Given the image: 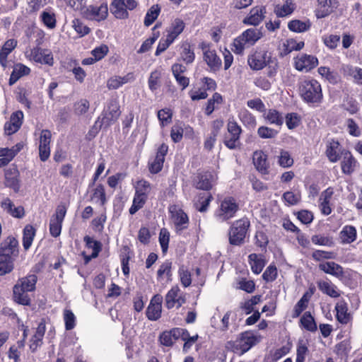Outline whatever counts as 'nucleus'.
Here are the masks:
<instances>
[{"instance_id": "obj_46", "label": "nucleus", "mask_w": 362, "mask_h": 362, "mask_svg": "<svg viewBox=\"0 0 362 362\" xmlns=\"http://www.w3.org/2000/svg\"><path fill=\"white\" fill-rule=\"evenodd\" d=\"M250 46L245 37L241 34L234 40L231 49L234 53L241 54L244 49Z\"/></svg>"}, {"instance_id": "obj_49", "label": "nucleus", "mask_w": 362, "mask_h": 362, "mask_svg": "<svg viewBox=\"0 0 362 362\" xmlns=\"http://www.w3.org/2000/svg\"><path fill=\"white\" fill-rule=\"evenodd\" d=\"M151 190V184L145 180H139L135 185V194L148 197Z\"/></svg>"}, {"instance_id": "obj_11", "label": "nucleus", "mask_w": 362, "mask_h": 362, "mask_svg": "<svg viewBox=\"0 0 362 362\" xmlns=\"http://www.w3.org/2000/svg\"><path fill=\"white\" fill-rule=\"evenodd\" d=\"M227 129L229 136H226L225 137L224 144L230 149H235L238 146L242 129L238 123L233 119L228 121Z\"/></svg>"}, {"instance_id": "obj_26", "label": "nucleus", "mask_w": 362, "mask_h": 362, "mask_svg": "<svg viewBox=\"0 0 362 362\" xmlns=\"http://www.w3.org/2000/svg\"><path fill=\"white\" fill-rule=\"evenodd\" d=\"M46 331V326L44 320H42L30 339V349L33 352L35 351L38 347L42 344V339Z\"/></svg>"}, {"instance_id": "obj_50", "label": "nucleus", "mask_w": 362, "mask_h": 362, "mask_svg": "<svg viewBox=\"0 0 362 362\" xmlns=\"http://www.w3.org/2000/svg\"><path fill=\"white\" fill-rule=\"evenodd\" d=\"M13 259L0 256V275L11 272L13 269Z\"/></svg>"}, {"instance_id": "obj_4", "label": "nucleus", "mask_w": 362, "mask_h": 362, "mask_svg": "<svg viewBox=\"0 0 362 362\" xmlns=\"http://www.w3.org/2000/svg\"><path fill=\"white\" fill-rule=\"evenodd\" d=\"M250 223L247 218L234 221L230 228L229 243L233 245H240L244 243Z\"/></svg>"}, {"instance_id": "obj_41", "label": "nucleus", "mask_w": 362, "mask_h": 362, "mask_svg": "<svg viewBox=\"0 0 362 362\" xmlns=\"http://www.w3.org/2000/svg\"><path fill=\"white\" fill-rule=\"evenodd\" d=\"M295 8V4L292 0H287L283 5L275 7L274 11L277 16L284 17L291 14Z\"/></svg>"}, {"instance_id": "obj_16", "label": "nucleus", "mask_w": 362, "mask_h": 362, "mask_svg": "<svg viewBox=\"0 0 362 362\" xmlns=\"http://www.w3.org/2000/svg\"><path fill=\"white\" fill-rule=\"evenodd\" d=\"M252 161L256 170L263 175L269 173L270 165L268 156L262 150L255 151L252 155Z\"/></svg>"}, {"instance_id": "obj_57", "label": "nucleus", "mask_w": 362, "mask_h": 362, "mask_svg": "<svg viewBox=\"0 0 362 362\" xmlns=\"http://www.w3.org/2000/svg\"><path fill=\"white\" fill-rule=\"evenodd\" d=\"M311 240L313 244L317 245H322L327 247H332L334 245V241L332 238L329 236L315 235L312 237Z\"/></svg>"}, {"instance_id": "obj_63", "label": "nucleus", "mask_w": 362, "mask_h": 362, "mask_svg": "<svg viewBox=\"0 0 362 362\" xmlns=\"http://www.w3.org/2000/svg\"><path fill=\"white\" fill-rule=\"evenodd\" d=\"M286 124L289 129L296 128L300 122V117L297 113H288L286 116Z\"/></svg>"}, {"instance_id": "obj_48", "label": "nucleus", "mask_w": 362, "mask_h": 362, "mask_svg": "<svg viewBox=\"0 0 362 362\" xmlns=\"http://www.w3.org/2000/svg\"><path fill=\"white\" fill-rule=\"evenodd\" d=\"M22 144H17L12 148H0V157L11 160L21 150Z\"/></svg>"}, {"instance_id": "obj_45", "label": "nucleus", "mask_w": 362, "mask_h": 362, "mask_svg": "<svg viewBox=\"0 0 362 362\" xmlns=\"http://www.w3.org/2000/svg\"><path fill=\"white\" fill-rule=\"evenodd\" d=\"M92 20L100 21L104 20L108 13L107 4H102L98 7H91L90 8Z\"/></svg>"}, {"instance_id": "obj_14", "label": "nucleus", "mask_w": 362, "mask_h": 362, "mask_svg": "<svg viewBox=\"0 0 362 362\" xmlns=\"http://www.w3.org/2000/svg\"><path fill=\"white\" fill-rule=\"evenodd\" d=\"M216 180L217 175L214 172H203L197 175L194 180V185L199 189L209 190L215 184Z\"/></svg>"}, {"instance_id": "obj_19", "label": "nucleus", "mask_w": 362, "mask_h": 362, "mask_svg": "<svg viewBox=\"0 0 362 362\" xmlns=\"http://www.w3.org/2000/svg\"><path fill=\"white\" fill-rule=\"evenodd\" d=\"M337 6V0H317L315 15L317 18H324L332 13Z\"/></svg>"}, {"instance_id": "obj_35", "label": "nucleus", "mask_w": 362, "mask_h": 362, "mask_svg": "<svg viewBox=\"0 0 362 362\" xmlns=\"http://www.w3.org/2000/svg\"><path fill=\"white\" fill-rule=\"evenodd\" d=\"M264 117L269 124L278 127H281L284 123L282 114L275 109L265 110Z\"/></svg>"}, {"instance_id": "obj_60", "label": "nucleus", "mask_w": 362, "mask_h": 362, "mask_svg": "<svg viewBox=\"0 0 362 362\" xmlns=\"http://www.w3.org/2000/svg\"><path fill=\"white\" fill-rule=\"evenodd\" d=\"M84 241L88 247L93 249L91 257H97L101 249V245L100 242L94 240L89 236H86L84 238Z\"/></svg>"}, {"instance_id": "obj_37", "label": "nucleus", "mask_w": 362, "mask_h": 362, "mask_svg": "<svg viewBox=\"0 0 362 362\" xmlns=\"http://www.w3.org/2000/svg\"><path fill=\"white\" fill-rule=\"evenodd\" d=\"M248 259L252 271L256 274H259L264 267L262 256L252 253L249 255Z\"/></svg>"}, {"instance_id": "obj_53", "label": "nucleus", "mask_w": 362, "mask_h": 362, "mask_svg": "<svg viewBox=\"0 0 362 362\" xmlns=\"http://www.w3.org/2000/svg\"><path fill=\"white\" fill-rule=\"evenodd\" d=\"M65 329L66 330L73 329L76 326V316L70 310L65 309L63 314Z\"/></svg>"}, {"instance_id": "obj_20", "label": "nucleus", "mask_w": 362, "mask_h": 362, "mask_svg": "<svg viewBox=\"0 0 362 362\" xmlns=\"http://www.w3.org/2000/svg\"><path fill=\"white\" fill-rule=\"evenodd\" d=\"M19 171L16 167L12 166L8 168L5 173V185L18 192L20 188Z\"/></svg>"}, {"instance_id": "obj_54", "label": "nucleus", "mask_w": 362, "mask_h": 362, "mask_svg": "<svg viewBox=\"0 0 362 362\" xmlns=\"http://www.w3.org/2000/svg\"><path fill=\"white\" fill-rule=\"evenodd\" d=\"M242 122L248 128H255L257 124L256 118L247 110H244L240 114Z\"/></svg>"}, {"instance_id": "obj_55", "label": "nucleus", "mask_w": 362, "mask_h": 362, "mask_svg": "<svg viewBox=\"0 0 362 362\" xmlns=\"http://www.w3.org/2000/svg\"><path fill=\"white\" fill-rule=\"evenodd\" d=\"M146 197L135 194L133 199V203L129 209L130 214H134L137 211L141 209L147 200Z\"/></svg>"}, {"instance_id": "obj_44", "label": "nucleus", "mask_w": 362, "mask_h": 362, "mask_svg": "<svg viewBox=\"0 0 362 362\" xmlns=\"http://www.w3.org/2000/svg\"><path fill=\"white\" fill-rule=\"evenodd\" d=\"M242 35L245 37L247 44L250 46L253 45L262 36V32L255 28L246 30Z\"/></svg>"}, {"instance_id": "obj_39", "label": "nucleus", "mask_w": 362, "mask_h": 362, "mask_svg": "<svg viewBox=\"0 0 362 362\" xmlns=\"http://www.w3.org/2000/svg\"><path fill=\"white\" fill-rule=\"evenodd\" d=\"M317 71L322 77L325 78L329 83L336 84L340 80V76L335 71H332L329 67L320 66L318 68Z\"/></svg>"}, {"instance_id": "obj_58", "label": "nucleus", "mask_w": 362, "mask_h": 362, "mask_svg": "<svg viewBox=\"0 0 362 362\" xmlns=\"http://www.w3.org/2000/svg\"><path fill=\"white\" fill-rule=\"evenodd\" d=\"M172 111L165 108L158 112V118L162 127L166 126L172 122Z\"/></svg>"}, {"instance_id": "obj_59", "label": "nucleus", "mask_w": 362, "mask_h": 362, "mask_svg": "<svg viewBox=\"0 0 362 362\" xmlns=\"http://www.w3.org/2000/svg\"><path fill=\"white\" fill-rule=\"evenodd\" d=\"M157 276L158 280H162L165 278L170 279L171 276V263L169 262L163 263L157 272Z\"/></svg>"}, {"instance_id": "obj_33", "label": "nucleus", "mask_w": 362, "mask_h": 362, "mask_svg": "<svg viewBox=\"0 0 362 362\" xmlns=\"http://www.w3.org/2000/svg\"><path fill=\"white\" fill-rule=\"evenodd\" d=\"M340 145L337 141L332 140L327 146L326 155L329 160L336 163L339 159Z\"/></svg>"}, {"instance_id": "obj_5", "label": "nucleus", "mask_w": 362, "mask_h": 362, "mask_svg": "<svg viewBox=\"0 0 362 362\" xmlns=\"http://www.w3.org/2000/svg\"><path fill=\"white\" fill-rule=\"evenodd\" d=\"M238 210L236 200L232 197H227L221 201L215 212V217L219 221H226L233 218Z\"/></svg>"}, {"instance_id": "obj_29", "label": "nucleus", "mask_w": 362, "mask_h": 362, "mask_svg": "<svg viewBox=\"0 0 362 362\" xmlns=\"http://www.w3.org/2000/svg\"><path fill=\"white\" fill-rule=\"evenodd\" d=\"M319 289L332 298H337L340 296V291L337 287L330 281H320L317 283Z\"/></svg>"}, {"instance_id": "obj_12", "label": "nucleus", "mask_w": 362, "mask_h": 362, "mask_svg": "<svg viewBox=\"0 0 362 362\" xmlns=\"http://www.w3.org/2000/svg\"><path fill=\"white\" fill-rule=\"evenodd\" d=\"M317 64L318 59L313 55L300 54L294 58V66L300 71L308 72L316 67Z\"/></svg>"}, {"instance_id": "obj_30", "label": "nucleus", "mask_w": 362, "mask_h": 362, "mask_svg": "<svg viewBox=\"0 0 362 362\" xmlns=\"http://www.w3.org/2000/svg\"><path fill=\"white\" fill-rule=\"evenodd\" d=\"M357 161L349 152L343 153L341 161V170L345 174H351L354 171Z\"/></svg>"}, {"instance_id": "obj_23", "label": "nucleus", "mask_w": 362, "mask_h": 362, "mask_svg": "<svg viewBox=\"0 0 362 362\" xmlns=\"http://www.w3.org/2000/svg\"><path fill=\"white\" fill-rule=\"evenodd\" d=\"M172 219L175 227L177 233L181 232L188 226V217L187 214L181 209L171 211Z\"/></svg>"}, {"instance_id": "obj_61", "label": "nucleus", "mask_w": 362, "mask_h": 362, "mask_svg": "<svg viewBox=\"0 0 362 362\" xmlns=\"http://www.w3.org/2000/svg\"><path fill=\"white\" fill-rule=\"evenodd\" d=\"M257 134L262 139H274L278 134V131L266 126H261L257 129Z\"/></svg>"}, {"instance_id": "obj_1", "label": "nucleus", "mask_w": 362, "mask_h": 362, "mask_svg": "<svg viewBox=\"0 0 362 362\" xmlns=\"http://www.w3.org/2000/svg\"><path fill=\"white\" fill-rule=\"evenodd\" d=\"M37 281V277L35 274H29L19 279L13 288L14 300L21 305H29L30 299L28 292L33 291L35 289Z\"/></svg>"}, {"instance_id": "obj_17", "label": "nucleus", "mask_w": 362, "mask_h": 362, "mask_svg": "<svg viewBox=\"0 0 362 362\" xmlns=\"http://www.w3.org/2000/svg\"><path fill=\"white\" fill-rule=\"evenodd\" d=\"M52 134L50 131L44 129L40 133V145H39V155L42 161H45L48 159L50 155L49 144L51 141Z\"/></svg>"}, {"instance_id": "obj_31", "label": "nucleus", "mask_w": 362, "mask_h": 362, "mask_svg": "<svg viewBox=\"0 0 362 362\" xmlns=\"http://www.w3.org/2000/svg\"><path fill=\"white\" fill-rule=\"evenodd\" d=\"M356 229L352 226H345L339 233L341 242L343 244L351 243L356 239Z\"/></svg>"}, {"instance_id": "obj_34", "label": "nucleus", "mask_w": 362, "mask_h": 362, "mask_svg": "<svg viewBox=\"0 0 362 362\" xmlns=\"http://www.w3.org/2000/svg\"><path fill=\"white\" fill-rule=\"evenodd\" d=\"M17 41L13 39L7 40L0 50V64L5 67L7 62V57L16 47Z\"/></svg>"}, {"instance_id": "obj_64", "label": "nucleus", "mask_w": 362, "mask_h": 362, "mask_svg": "<svg viewBox=\"0 0 362 362\" xmlns=\"http://www.w3.org/2000/svg\"><path fill=\"white\" fill-rule=\"evenodd\" d=\"M339 40L340 37L337 35H324L322 37L324 44L330 49H334L337 47Z\"/></svg>"}, {"instance_id": "obj_9", "label": "nucleus", "mask_w": 362, "mask_h": 362, "mask_svg": "<svg viewBox=\"0 0 362 362\" xmlns=\"http://www.w3.org/2000/svg\"><path fill=\"white\" fill-rule=\"evenodd\" d=\"M137 6L135 0H114L110 6L112 14L118 19H125L128 16L127 9L132 10Z\"/></svg>"}, {"instance_id": "obj_62", "label": "nucleus", "mask_w": 362, "mask_h": 362, "mask_svg": "<svg viewBox=\"0 0 362 362\" xmlns=\"http://www.w3.org/2000/svg\"><path fill=\"white\" fill-rule=\"evenodd\" d=\"M169 241L170 233L166 228H163L159 233V243L163 253H165L168 250Z\"/></svg>"}, {"instance_id": "obj_2", "label": "nucleus", "mask_w": 362, "mask_h": 362, "mask_svg": "<svg viewBox=\"0 0 362 362\" xmlns=\"http://www.w3.org/2000/svg\"><path fill=\"white\" fill-rule=\"evenodd\" d=\"M300 94L308 103H320L323 98L320 83L315 79L308 78L301 81Z\"/></svg>"}, {"instance_id": "obj_15", "label": "nucleus", "mask_w": 362, "mask_h": 362, "mask_svg": "<svg viewBox=\"0 0 362 362\" xmlns=\"http://www.w3.org/2000/svg\"><path fill=\"white\" fill-rule=\"evenodd\" d=\"M185 303V298L178 286H173L165 296V305L168 309L180 308Z\"/></svg>"}, {"instance_id": "obj_52", "label": "nucleus", "mask_w": 362, "mask_h": 362, "mask_svg": "<svg viewBox=\"0 0 362 362\" xmlns=\"http://www.w3.org/2000/svg\"><path fill=\"white\" fill-rule=\"evenodd\" d=\"M173 333V329L162 332L159 337L160 344L165 346H172L176 340L175 335Z\"/></svg>"}, {"instance_id": "obj_24", "label": "nucleus", "mask_w": 362, "mask_h": 362, "mask_svg": "<svg viewBox=\"0 0 362 362\" xmlns=\"http://www.w3.org/2000/svg\"><path fill=\"white\" fill-rule=\"evenodd\" d=\"M336 318L341 324L346 325L352 320L351 314L348 312L347 303L344 300H339L335 305Z\"/></svg>"}, {"instance_id": "obj_10", "label": "nucleus", "mask_w": 362, "mask_h": 362, "mask_svg": "<svg viewBox=\"0 0 362 362\" xmlns=\"http://www.w3.org/2000/svg\"><path fill=\"white\" fill-rule=\"evenodd\" d=\"M27 57L35 62L49 66L54 64V57L51 50L36 47L30 49Z\"/></svg>"}, {"instance_id": "obj_27", "label": "nucleus", "mask_w": 362, "mask_h": 362, "mask_svg": "<svg viewBox=\"0 0 362 362\" xmlns=\"http://www.w3.org/2000/svg\"><path fill=\"white\" fill-rule=\"evenodd\" d=\"M304 42H297L293 38L284 41L280 47V53L281 56H286L293 51H300L304 47Z\"/></svg>"}, {"instance_id": "obj_28", "label": "nucleus", "mask_w": 362, "mask_h": 362, "mask_svg": "<svg viewBox=\"0 0 362 362\" xmlns=\"http://www.w3.org/2000/svg\"><path fill=\"white\" fill-rule=\"evenodd\" d=\"M342 71L344 75L351 76L356 83L362 86V68L351 65H344Z\"/></svg>"}, {"instance_id": "obj_47", "label": "nucleus", "mask_w": 362, "mask_h": 362, "mask_svg": "<svg viewBox=\"0 0 362 362\" xmlns=\"http://www.w3.org/2000/svg\"><path fill=\"white\" fill-rule=\"evenodd\" d=\"M302 326L310 332H314L317 329V325L313 317L309 312L305 313L300 318Z\"/></svg>"}, {"instance_id": "obj_40", "label": "nucleus", "mask_w": 362, "mask_h": 362, "mask_svg": "<svg viewBox=\"0 0 362 362\" xmlns=\"http://www.w3.org/2000/svg\"><path fill=\"white\" fill-rule=\"evenodd\" d=\"M90 201L100 206H104L107 202L105 188L102 185H98L90 196Z\"/></svg>"}, {"instance_id": "obj_8", "label": "nucleus", "mask_w": 362, "mask_h": 362, "mask_svg": "<svg viewBox=\"0 0 362 362\" xmlns=\"http://www.w3.org/2000/svg\"><path fill=\"white\" fill-rule=\"evenodd\" d=\"M270 59L271 54L267 50L263 48H257L249 54L247 64L251 69L259 71L264 68Z\"/></svg>"}, {"instance_id": "obj_21", "label": "nucleus", "mask_w": 362, "mask_h": 362, "mask_svg": "<svg viewBox=\"0 0 362 362\" xmlns=\"http://www.w3.org/2000/svg\"><path fill=\"white\" fill-rule=\"evenodd\" d=\"M23 113L21 111H17L11 116L10 121L4 125L5 133L8 135L16 133L22 124Z\"/></svg>"}, {"instance_id": "obj_18", "label": "nucleus", "mask_w": 362, "mask_h": 362, "mask_svg": "<svg viewBox=\"0 0 362 362\" xmlns=\"http://www.w3.org/2000/svg\"><path fill=\"white\" fill-rule=\"evenodd\" d=\"M163 298L160 295H156L151 300V302L146 310V316L150 320H157L160 317L162 311Z\"/></svg>"}, {"instance_id": "obj_32", "label": "nucleus", "mask_w": 362, "mask_h": 362, "mask_svg": "<svg viewBox=\"0 0 362 362\" xmlns=\"http://www.w3.org/2000/svg\"><path fill=\"white\" fill-rule=\"evenodd\" d=\"M30 72V69L27 66L23 64H17L14 66L13 71L9 78V84L13 85L21 77L28 75Z\"/></svg>"}, {"instance_id": "obj_56", "label": "nucleus", "mask_w": 362, "mask_h": 362, "mask_svg": "<svg viewBox=\"0 0 362 362\" xmlns=\"http://www.w3.org/2000/svg\"><path fill=\"white\" fill-rule=\"evenodd\" d=\"M336 254L334 252L324 251L320 250H315L312 254L314 260L321 262L325 259H334Z\"/></svg>"}, {"instance_id": "obj_42", "label": "nucleus", "mask_w": 362, "mask_h": 362, "mask_svg": "<svg viewBox=\"0 0 362 362\" xmlns=\"http://www.w3.org/2000/svg\"><path fill=\"white\" fill-rule=\"evenodd\" d=\"M180 57L186 64H192L194 61L195 54L189 42L182 43Z\"/></svg>"}, {"instance_id": "obj_3", "label": "nucleus", "mask_w": 362, "mask_h": 362, "mask_svg": "<svg viewBox=\"0 0 362 362\" xmlns=\"http://www.w3.org/2000/svg\"><path fill=\"white\" fill-rule=\"evenodd\" d=\"M262 339L260 334L252 331H246L240 334L233 343V351L238 354H243Z\"/></svg>"}, {"instance_id": "obj_7", "label": "nucleus", "mask_w": 362, "mask_h": 362, "mask_svg": "<svg viewBox=\"0 0 362 362\" xmlns=\"http://www.w3.org/2000/svg\"><path fill=\"white\" fill-rule=\"evenodd\" d=\"M68 209V204L61 202L56 208L55 214L52 215L49 221V232L53 237H58L61 234L62 223Z\"/></svg>"}, {"instance_id": "obj_38", "label": "nucleus", "mask_w": 362, "mask_h": 362, "mask_svg": "<svg viewBox=\"0 0 362 362\" xmlns=\"http://www.w3.org/2000/svg\"><path fill=\"white\" fill-rule=\"evenodd\" d=\"M36 230L31 225H27L23 229V246L25 250H28L32 245L33 239L35 236Z\"/></svg>"}, {"instance_id": "obj_43", "label": "nucleus", "mask_w": 362, "mask_h": 362, "mask_svg": "<svg viewBox=\"0 0 362 362\" xmlns=\"http://www.w3.org/2000/svg\"><path fill=\"white\" fill-rule=\"evenodd\" d=\"M277 158L278 164L284 168H290L294 163L293 158L291 156V153L286 150L281 149L279 152V155L278 156Z\"/></svg>"}, {"instance_id": "obj_36", "label": "nucleus", "mask_w": 362, "mask_h": 362, "mask_svg": "<svg viewBox=\"0 0 362 362\" xmlns=\"http://www.w3.org/2000/svg\"><path fill=\"white\" fill-rule=\"evenodd\" d=\"M265 8L262 6H256L251 9L248 17L244 19L243 23H260L263 21Z\"/></svg>"}, {"instance_id": "obj_22", "label": "nucleus", "mask_w": 362, "mask_h": 362, "mask_svg": "<svg viewBox=\"0 0 362 362\" xmlns=\"http://www.w3.org/2000/svg\"><path fill=\"white\" fill-rule=\"evenodd\" d=\"M319 269L326 274L334 276L338 279L344 276L343 267L334 262H325L319 264Z\"/></svg>"}, {"instance_id": "obj_25", "label": "nucleus", "mask_w": 362, "mask_h": 362, "mask_svg": "<svg viewBox=\"0 0 362 362\" xmlns=\"http://www.w3.org/2000/svg\"><path fill=\"white\" fill-rule=\"evenodd\" d=\"M1 206L4 211L14 218H21L25 216L24 208L21 206H16L8 198L4 199L1 202Z\"/></svg>"}, {"instance_id": "obj_6", "label": "nucleus", "mask_w": 362, "mask_h": 362, "mask_svg": "<svg viewBox=\"0 0 362 362\" xmlns=\"http://www.w3.org/2000/svg\"><path fill=\"white\" fill-rule=\"evenodd\" d=\"M199 48L202 50L203 60L207 64L210 71L216 72L220 70L222 61L218 56L216 51L212 49L210 44L206 42H202L199 44Z\"/></svg>"}, {"instance_id": "obj_13", "label": "nucleus", "mask_w": 362, "mask_h": 362, "mask_svg": "<svg viewBox=\"0 0 362 362\" xmlns=\"http://www.w3.org/2000/svg\"><path fill=\"white\" fill-rule=\"evenodd\" d=\"M18 255V241L14 237L8 236L0 245V256L13 259Z\"/></svg>"}, {"instance_id": "obj_51", "label": "nucleus", "mask_w": 362, "mask_h": 362, "mask_svg": "<svg viewBox=\"0 0 362 362\" xmlns=\"http://www.w3.org/2000/svg\"><path fill=\"white\" fill-rule=\"evenodd\" d=\"M161 77V72L158 70L152 71L148 78V84L149 89L154 92L160 86V79Z\"/></svg>"}]
</instances>
